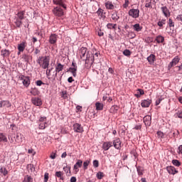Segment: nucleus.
Instances as JSON below:
<instances>
[{"instance_id": "39448f33", "label": "nucleus", "mask_w": 182, "mask_h": 182, "mask_svg": "<svg viewBox=\"0 0 182 182\" xmlns=\"http://www.w3.org/2000/svg\"><path fill=\"white\" fill-rule=\"evenodd\" d=\"M20 80H22V83L23 86H26V87H28L31 85V80H29V77H26L23 75H21L19 76Z\"/></svg>"}, {"instance_id": "7ed1b4c3", "label": "nucleus", "mask_w": 182, "mask_h": 182, "mask_svg": "<svg viewBox=\"0 0 182 182\" xmlns=\"http://www.w3.org/2000/svg\"><path fill=\"white\" fill-rule=\"evenodd\" d=\"M129 16L134 19H137L140 16V9H131L128 11Z\"/></svg>"}, {"instance_id": "9b49d317", "label": "nucleus", "mask_w": 182, "mask_h": 182, "mask_svg": "<svg viewBox=\"0 0 182 182\" xmlns=\"http://www.w3.org/2000/svg\"><path fill=\"white\" fill-rule=\"evenodd\" d=\"M97 15H98L100 19H106V12H105V10L103 9H99L97 12Z\"/></svg>"}, {"instance_id": "a19ab883", "label": "nucleus", "mask_w": 182, "mask_h": 182, "mask_svg": "<svg viewBox=\"0 0 182 182\" xmlns=\"http://www.w3.org/2000/svg\"><path fill=\"white\" fill-rule=\"evenodd\" d=\"M119 17L117 15V12H114L112 14V19L113 21H114L115 22L119 21Z\"/></svg>"}, {"instance_id": "4be33fe9", "label": "nucleus", "mask_w": 182, "mask_h": 182, "mask_svg": "<svg viewBox=\"0 0 182 182\" xmlns=\"http://www.w3.org/2000/svg\"><path fill=\"white\" fill-rule=\"evenodd\" d=\"M32 103L34 104L35 106H41L42 100L39 97L32 98Z\"/></svg>"}, {"instance_id": "6ab92c4d", "label": "nucleus", "mask_w": 182, "mask_h": 182, "mask_svg": "<svg viewBox=\"0 0 182 182\" xmlns=\"http://www.w3.org/2000/svg\"><path fill=\"white\" fill-rule=\"evenodd\" d=\"M54 5H59V6H62L64 9H66V6L64 4V0H53Z\"/></svg>"}, {"instance_id": "1a4fd4ad", "label": "nucleus", "mask_w": 182, "mask_h": 182, "mask_svg": "<svg viewBox=\"0 0 182 182\" xmlns=\"http://www.w3.org/2000/svg\"><path fill=\"white\" fill-rule=\"evenodd\" d=\"M143 122L146 127H149L151 125V116L146 115L143 118Z\"/></svg>"}, {"instance_id": "49530a36", "label": "nucleus", "mask_w": 182, "mask_h": 182, "mask_svg": "<svg viewBox=\"0 0 182 182\" xmlns=\"http://www.w3.org/2000/svg\"><path fill=\"white\" fill-rule=\"evenodd\" d=\"M175 116H176L179 119H182V110H176Z\"/></svg>"}, {"instance_id": "f257e3e1", "label": "nucleus", "mask_w": 182, "mask_h": 182, "mask_svg": "<svg viewBox=\"0 0 182 182\" xmlns=\"http://www.w3.org/2000/svg\"><path fill=\"white\" fill-rule=\"evenodd\" d=\"M37 63L42 69H49V63H50V57L49 56H40L37 60Z\"/></svg>"}, {"instance_id": "5701e85b", "label": "nucleus", "mask_w": 182, "mask_h": 182, "mask_svg": "<svg viewBox=\"0 0 182 182\" xmlns=\"http://www.w3.org/2000/svg\"><path fill=\"white\" fill-rule=\"evenodd\" d=\"M164 16H166V18H168V16H170V11L168 10V9L167 8V6H163L161 8Z\"/></svg>"}, {"instance_id": "473e14b6", "label": "nucleus", "mask_w": 182, "mask_h": 182, "mask_svg": "<svg viewBox=\"0 0 182 182\" xmlns=\"http://www.w3.org/2000/svg\"><path fill=\"white\" fill-rule=\"evenodd\" d=\"M103 104L102 102H96L95 103V107L96 110H103Z\"/></svg>"}, {"instance_id": "2f4dec72", "label": "nucleus", "mask_w": 182, "mask_h": 182, "mask_svg": "<svg viewBox=\"0 0 182 182\" xmlns=\"http://www.w3.org/2000/svg\"><path fill=\"white\" fill-rule=\"evenodd\" d=\"M8 139L11 144L15 143V134H9L8 136Z\"/></svg>"}, {"instance_id": "6e6552de", "label": "nucleus", "mask_w": 182, "mask_h": 182, "mask_svg": "<svg viewBox=\"0 0 182 182\" xmlns=\"http://www.w3.org/2000/svg\"><path fill=\"white\" fill-rule=\"evenodd\" d=\"M68 72L73 74L74 77H76V72H77V65L75 62L72 63V67L69 68Z\"/></svg>"}, {"instance_id": "a18cd8bd", "label": "nucleus", "mask_w": 182, "mask_h": 182, "mask_svg": "<svg viewBox=\"0 0 182 182\" xmlns=\"http://www.w3.org/2000/svg\"><path fill=\"white\" fill-rule=\"evenodd\" d=\"M129 5H130V1L129 0H125L124 4L122 5V6L124 9H127Z\"/></svg>"}, {"instance_id": "4c0bfd02", "label": "nucleus", "mask_w": 182, "mask_h": 182, "mask_svg": "<svg viewBox=\"0 0 182 182\" xmlns=\"http://www.w3.org/2000/svg\"><path fill=\"white\" fill-rule=\"evenodd\" d=\"M172 164L176 167H180V166H181V162L177 159H173L172 160Z\"/></svg>"}, {"instance_id": "79ce46f5", "label": "nucleus", "mask_w": 182, "mask_h": 182, "mask_svg": "<svg viewBox=\"0 0 182 182\" xmlns=\"http://www.w3.org/2000/svg\"><path fill=\"white\" fill-rule=\"evenodd\" d=\"M107 28L108 29H116V28H117V24H113V23H107Z\"/></svg>"}, {"instance_id": "09e8293b", "label": "nucleus", "mask_w": 182, "mask_h": 182, "mask_svg": "<svg viewBox=\"0 0 182 182\" xmlns=\"http://www.w3.org/2000/svg\"><path fill=\"white\" fill-rule=\"evenodd\" d=\"M0 173H1V174H4V176H6V174H8V171L6 168H1Z\"/></svg>"}, {"instance_id": "f8f14e48", "label": "nucleus", "mask_w": 182, "mask_h": 182, "mask_svg": "<svg viewBox=\"0 0 182 182\" xmlns=\"http://www.w3.org/2000/svg\"><path fill=\"white\" fill-rule=\"evenodd\" d=\"M180 62V58L178 56H175L174 58L171 60V62L168 65V68H171L173 66H176Z\"/></svg>"}, {"instance_id": "a878e982", "label": "nucleus", "mask_w": 182, "mask_h": 182, "mask_svg": "<svg viewBox=\"0 0 182 182\" xmlns=\"http://www.w3.org/2000/svg\"><path fill=\"white\" fill-rule=\"evenodd\" d=\"M26 46H27L26 42H22L18 45V50H20V52H23Z\"/></svg>"}, {"instance_id": "f704fd0d", "label": "nucleus", "mask_w": 182, "mask_h": 182, "mask_svg": "<svg viewBox=\"0 0 182 182\" xmlns=\"http://www.w3.org/2000/svg\"><path fill=\"white\" fill-rule=\"evenodd\" d=\"M25 16V11H19L17 14V19H19L20 21H22Z\"/></svg>"}, {"instance_id": "052dcab7", "label": "nucleus", "mask_w": 182, "mask_h": 182, "mask_svg": "<svg viewBox=\"0 0 182 182\" xmlns=\"http://www.w3.org/2000/svg\"><path fill=\"white\" fill-rule=\"evenodd\" d=\"M36 84L37 85V86H42V85H44L43 82H42V80H37L36 82Z\"/></svg>"}, {"instance_id": "0e129e2a", "label": "nucleus", "mask_w": 182, "mask_h": 182, "mask_svg": "<svg viewBox=\"0 0 182 182\" xmlns=\"http://www.w3.org/2000/svg\"><path fill=\"white\" fill-rule=\"evenodd\" d=\"M130 36L132 39H134V38H136V33H134V32H131Z\"/></svg>"}, {"instance_id": "37998d69", "label": "nucleus", "mask_w": 182, "mask_h": 182, "mask_svg": "<svg viewBox=\"0 0 182 182\" xmlns=\"http://www.w3.org/2000/svg\"><path fill=\"white\" fill-rule=\"evenodd\" d=\"M14 23L17 26V28H21V25H22V20H19V18H16Z\"/></svg>"}, {"instance_id": "72a5a7b5", "label": "nucleus", "mask_w": 182, "mask_h": 182, "mask_svg": "<svg viewBox=\"0 0 182 182\" xmlns=\"http://www.w3.org/2000/svg\"><path fill=\"white\" fill-rule=\"evenodd\" d=\"M3 107H11L12 105L9 100H2Z\"/></svg>"}, {"instance_id": "de8ad7c7", "label": "nucleus", "mask_w": 182, "mask_h": 182, "mask_svg": "<svg viewBox=\"0 0 182 182\" xmlns=\"http://www.w3.org/2000/svg\"><path fill=\"white\" fill-rule=\"evenodd\" d=\"M156 134H157L159 139H164V133H163L162 132L158 131L156 132Z\"/></svg>"}, {"instance_id": "69168bd1", "label": "nucleus", "mask_w": 182, "mask_h": 182, "mask_svg": "<svg viewBox=\"0 0 182 182\" xmlns=\"http://www.w3.org/2000/svg\"><path fill=\"white\" fill-rule=\"evenodd\" d=\"M138 92H139L140 95H144V91L143 90H141V89H139Z\"/></svg>"}, {"instance_id": "bb28decb", "label": "nucleus", "mask_w": 182, "mask_h": 182, "mask_svg": "<svg viewBox=\"0 0 182 182\" xmlns=\"http://www.w3.org/2000/svg\"><path fill=\"white\" fill-rule=\"evenodd\" d=\"M1 56H3V58H9L10 55H11V51L9 50H1Z\"/></svg>"}, {"instance_id": "3c124183", "label": "nucleus", "mask_w": 182, "mask_h": 182, "mask_svg": "<svg viewBox=\"0 0 182 182\" xmlns=\"http://www.w3.org/2000/svg\"><path fill=\"white\" fill-rule=\"evenodd\" d=\"M168 25H169V28H174V22L173 21V20L171 18L168 19Z\"/></svg>"}, {"instance_id": "b1692460", "label": "nucleus", "mask_w": 182, "mask_h": 182, "mask_svg": "<svg viewBox=\"0 0 182 182\" xmlns=\"http://www.w3.org/2000/svg\"><path fill=\"white\" fill-rule=\"evenodd\" d=\"M147 60L149 65H153L156 62V55L154 54H151L148 58Z\"/></svg>"}, {"instance_id": "13d9d810", "label": "nucleus", "mask_w": 182, "mask_h": 182, "mask_svg": "<svg viewBox=\"0 0 182 182\" xmlns=\"http://www.w3.org/2000/svg\"><path fill=\"white\" fill-rule=\"evenodd\" d=\"M50 159H52V160H55V159H56V153H51L50 155Z\"/></svg>"}, {"instance_id": "393cba45", "label": "nucleus", "mask_w": 182, "mask_h": 182, "mask_svg": "<svg viewBox=\"0 0 182 182\" xmlns=\"http://www.w3.org/2000/svg\"><path fill=\"white\" fill-rule=\"evenodd\" d=\"M132 29H134L135 32H141L143 30V26H140L139 23H136L132 26Z\"/></svg>"}, {"instance_id": "bf43d9fd", "label": "nucleus", "mask_w": 182, "mask_h": 182, "mask_svg": "<svg viewBox=\"0 0 182 182\" xmlns=\"http://www.w3.org/2000/svg\"><path fill=\"white\" fill-rule=\"evenodd\" d=\"M111 110H115L116 112H117V110H119V106H117V105H113V106L111 107Z\"/></svg>"}, {"instance_id": "e2e57ef3", "label": "nucleus", "mask_w": 182, "mask_h": 182, "mask_svg": "<svg viewBox=\"0 0 182 182\" xmlns=\"http://www.w3.org/2000/svg\"><path fill=\"white\" fill-rule=\"evenodd\" d=\"M104 35L105 33L103 31H102V30L98 31V36H103Z\"/></svg>"}, {"instance_id": "412c9836", "label": "nucleus", "mask_w": 182, "mask_h": 182, "mask_svg": "<svg viewBox=\"0 0 182 182\" xmlns=\"http://www.w3.org/2000/svg\"><path fill=\"white\" fill-rule=\"evenodd\" d=\"M63 68L64 65L60 63H57V65L55 66V76H58V73H59V72H62V70H63Z\"/></svg>"}, {"instance_id": "680f3d73", "label": "nucleus", "mask_w": 182, "mask_h": 182, "mask_svg": "<svg viewBox=\"0 0 182 182\" xmlns=\"http://www.w3.org/2000/svg\"><path fill=\"white\" fill-rule=\"evenodd\" d=\"M178 154H182V145H180L178 149Z\"/></svg>"}, {"instance_id": "864d4df0", "label": "nucleus", "mask_w": 182, "mask_h": 182, "mask_svg": "<svg viewBox=\"0 0 182 182\" xmlns=\"http://www.w3.org/2000/svg\"><path fill=\"white\" fill-rule=\"evenodd\" d=\"M48 180H49V173H46L44 174V182H48Z\"/></svg>"}, {"instance_id": "774afa93", "label": "nucleus", "mask_w": 182, "mask_h": 182, "mask_svg": "<svg viewBox=\"0 0 182 182\" xmlns=\"http://www.w3.org/2000/svg\"><path fill=\"white\" fill-rule=\"evenodd\" d=\"M176 19H178V21H182V15H178V16L176 17Z\"/></svg>"}, {"instance_id": "9d476101", "label": "nucleus", "mask_w": 182, "mask_h": 182, "mask_svg": "<svg viewBox=\"0 0 182 182\" xmlns=\"http://www.w3.org/2000/svg\"><path fill=\"white\" fill-rule=\"evenodd\" d=\"M113 146L117 150H120V148L122 147V141H120V139L115 138L113 141Z\"/></svg>"}, {"instance_id": "c03bdc74", "label": "nucleus", "mask_w": 182, "mask_h": 182, "mask_svg": "<svg viewBox=\"0 0 182 182\" xmlns=\"http://www.w3.org/2000/svg\"><path fill=\"white\" fill-rule=\"evenodd\" d=\"M46 76L48 79H50V72H52L53 68H46Z\"/></svg>"}, {"instance_id": "58836bf2", "label": "nucleus", "mask_w": 182, "mask_h": 182, "mask_svg": "<svg viewBox=\"0 0 182 182\" xmlns=\"http://www.w3.org/2000/svg\"><path fill=\"white\" fill-rule=\"evenodd\" d=\"M153 0H146L145 2V7L146 8H150V9H151V8H153V6L151 5V2Z\"/></svg>"}, {"instance_id": "ddd939ff", "label": "nucleus", "mask_w": 182, "mask_h": 182, "mask_svg": "<svg viewBox=\"0 0 182 182\" xmlns=\"http://www.w3.org/2000/svg\"><path fill=\"white\" fill-rule=\"evenodd\" d=\"M166 170H167L168 174H172L173 176H174V174H177V173H178V171H177L176 169V168L173 166H167Z\"/></svg>"}, {"instance_id": "8fccbe9b", "label": "nucleus", "mask_w": 182, "mask_h": 182, "mask_svg": "<svg viewBox=\"0 0 182 182\" xmlns=\"http://www.w3.org/2000/svg\"><path fill=\"white\" fill-rule=\"evenodd\" d=\"M123 54L125 56H130L132 55V52H130L129 50H124Z\"/></svg>"}, {"instance_id": "6e6d98bb", "label": "nucleus", "mask_w": 182, "mask_h": 182, "mask_svg": "<svg viewBox=\"0 0 182 182\" xmlns=\"http://www.w3.org/2000/svg\"><path fill=\"white\" fill-rule=\"evenodd\" d=\"M62 97H63V99H68V92L66 91L62 92Z\"/></svg>"}, {"instance_id": "a211bd4d", "label": "nucleus", "mask_w": 182, "mask_h": 182, "mask_svg": "<svg viewBox=\"0 0 182 182\" xmlns=\"http://www.w3.org/2000/svg\"><path fill=\"white\" fill-rule=\"evenodd\" d=\"M113 146V143L112 141H107V142H104L102 144V149L105 151H107L110 147Z\"/></svg>"}, {"instance_id": "e433bc0d", "label": "nucleus", "mask_w": 182, "mask_h": 182, "mask_svg": "<svg viewBox=\"0 0 182 182\" xmlns=\"http://www.w3.org/2000/svg\"><path fill=\"white\" fill-rule=\"evenodd\" d=\"M136 171L139 176H143V171H144V168L141 166L136 167Z\"/></svg>"}, {"instance_id": "c756f323", "label": "nucleus", "mask_w": 182, "mask_h": 182, "mask_svg": "<svg viewBox=\"0 0 182 182\" xmlns=\"http://www.w3.org/2000/svg\"><path fill=\"white\" fill-rule=\"evenodd\" d=\"M0 141L8 143V138H6V136L4 133H0Z\"/></svg>"}, {"instance_id": "4d7b16f0", "label": "nucleus", "mask_w": 182, "mask_h": 182, "mask_svg": "<svg viewBox=\"0 0 182 182\" xmlns=\"http://www.w3.org/2000/svg\"><path fill=\"white\" fill-rule=\"evenodd\" d=\"M93 166L95 167V168L99 167V161L94 160L93 161Z\"/></svg>"}, {"instance_id": "338daca9", "label": "nucleus", "mask_w": 182, "mask_h": 182, "mask_svg": "<svg viewBox=\"0 0 182 182\" xmlns=\"http://www.w3.org/2000/svg\"><path fill=\"white\" fill-rule=\"evenodd\" d=\"M76 177H75V176H73V177H71V178H70V182H76Z\"/></svg>"}, {"instance_id": "ea45409f", "label": "nucleus", "mask_w": 182, "mask_h": 182, "mask_svg": "<svg viewBox=\"0 0 182 182\" xmlns=\"http://www.w3.org/2000/svg\"><path fill=\"white\" fill-rule=\"evenodd\" d=\"M89 164H90V159L86 160L83 162V168L84 170H87V167L89 166Z\"/></svg>"}, {"instance_id": "2eb2a0df", "label": "nucleus", "mask_w": 182, "mask_h": 182, "mask_svg": "<svg viewBox=\"0 0 182 182\" xmlns=\"http://www.w3.org/2000/svg\"><path fill=\"white\" fill-rule=\"evenodd\" d=\"M56 42H58V35H56V34H51L50 36L49 43L51 45H55V43H56Z\"/></svg>"}, {"instance_id": "c9c22d12", "label": "nucleus", "mask_w": 182, "mask_h": 182, "mask_svg": "<svg viewBox=\"0 0 182 182\" xmlns=\"http://www.w3.org/2000/svg\"><path fill=\"white\" fill-rule=\"evenodd\" d=\"M155 41L157 42V43H163V42H164V37L162 36H156Z\"/></svg>"}, {"instance_id": "4468645a", "label": "nucleus", "mask_w": 182, "mask_h": 182, "mask_svg": "<svg viewBox=\"0 0 182 182\" xmlns=\"http://www.w3.org/2000/svg\"><path fill=\"white\" fill-rule=\"evenodd\" d=\"M83 164V161L80 159H77V162L74 165L73 169L77 173L79 171V168L82 167V165Z\"/></svg>"}, {"instance_id": "c85d7f7f", "label": "nucleus", "mask_w": 182, "mask_h": 182, "mask_svg": "<svg viewBox=\"0 0 182 182\" xmlns=\"http://www.w3.org/2000/svg\"><path fill=\"white\" fill-rule=\"evenodd\" d=\"M55 176L58 177V178H60V180H64L63 172H62L60 171H56L55 173Z\"/></svg>"}, {"instance_id": "dca6fc26", "label": "nucleus", "mask_w": 182, "mask_h": 182, "mask_svg": "<svg viewBox=\"0 0 182 182\" xmlns=\"http://www.w3.org/2000/svg\"><path fill=\"white\" fill-rule=\"evenodd\" d=\"M87 50V48H86L85 47H82L80 49V59H82V60H86V59L85 58V55H86Z\"/></svg>"}, {"instance_id": "423d86ee", "label": "nucleus", "mask_w": 182, "mask_h": 182, "mask_svg": "<svg viewBox=\"0 0 182 182\" xmlns=\"http://www.w3.org/2000/svg\"><path fill=\"white\" fill-rule=\"evenodd\" d=\"M53 14L55 15V16L60 17L63 16L64 13L63 10L60 7L57 6L53 9Z\"/></svg>"}, {"instance_id": "5fc2aeb1", "label": "nucleus", "mask_w": 182, "mask_h": 182, "mask_svg": "<svg viewBox=\"0 0 182 182\" xmlns=\"http://www.w3.org/2000/svg\"><path fill=\"white\" fill-rule=\"evenodd\" d=\"M28 154H33V156H35L36 154V152H35V150L33 149H30L28 151Z\"/></svg>"}, {"instance_id": "cd10ccee", "label": "nucleus", "mask_w": 182, "mask_h": 182, "mask_svg": "<svg viewBox=\"0 0 182 182\" xmlns=\"http://www.w3.org/2000/svg\"><path fill=\"white\" fill-rule=\"evenodd\" d=\"M158 26H159V29H164V25H166V19H161L157 23Z\"/></svg>"}, {"instance_id": "0eeeda50", "label": "nucleus", "mask_w": 182, "mask_h": 182, "mask_svg": "<svg viewBox=\"0 0 182 182\" xmlns=\"http://www.w3.org/2000/svg\"><path fill=\"white\" fill-rule=\"evenodd\" d=\"M73 130L75 133H83L85 130L83 129V127H82V124L79 123H75L73 125Z\"/></svg>"}, {"instance_id": "7c9ffc66", "label": "nucleus", "mask_w": 182, "mask_h": 182, "mask_svg": "<svg viewBox=\"0 0 182 182\" xmlns=\"http://www.w3.org/2000/svg\"><path fill=\"white\" fill-rule=\"evenodd\" d=\"M23 182H33V178L29 175H27L24 177Z\"/></svg>"}, {"instance_id": "aec40b11", "label": "nucleus", "mask_w": 182, "mask_h": 182, "mask_svg": "<svg viewBox=\"0 0 182 182\" xmlns=\"http://www.w3.org/2000/svg\"><path fill=\"white\" fill-rule=\"evenodd\" d=\"M151 105V100L147 99L142 100L141 106L142 107H149Z\"/></svg>"}, {"instance_id": "f3484780", "label": "nucleus", "mask_w": 182, "mask_h": 182, "mask_svg": "<svg viewBox=\"0 0 182 182\" xmlns=\"http://www.w3.org/2000/svg\"><path fill=\"white\" fill-rule=\"evenodd\" d=\"M105 6L106 9H109V10H113L114 9V8H116V6L113 4V3L110 1H107V2H105Z\"/></svg>"}, {"instance_id": "f03ea898", "label": "nucleus", "mask_w": 182, "mask_h": 182, "mask_svg": "<svg viewBox=\"0 0 182 182\" xmlns=\"http://www.w3.org/2000/svg\"><path fill=\"white\" fill-rule=\"evenodd\" d=\"M38 129L45 130L48 127V118L46 117H40L38 120Z\"/></svg>"}, {"instance_id": "20e7f679", "label": "nucleus", "mask_w": 182, "mask_h": 182, "mask_svg": "<svg viewBox=\"0 0 182 182\" xmlns=\"http://www.w3.org/2000/svg\"><path fill=\"white\" fill-rule=\"evenodd\" d=\"M98 56L97 53H95V55H93L92 52H88L85 58V63H89V62L93 63V62H95V59H97Z\"/></svg>"}, {"instance_id": "603ef678", "label": "nucleus", "mask_w": 182, "mask_h": 182, "mask_svg": "<svg viewBox=\"0 0 182 182\" xmlns=\"http://www.w3.org/2000/svg\"><path fill=\"white\" fill-rule=\"evenodd\" d=\"M97 176L99 180H102L104 177L103 172H98Z\"/></svg>"}]
</instances>
